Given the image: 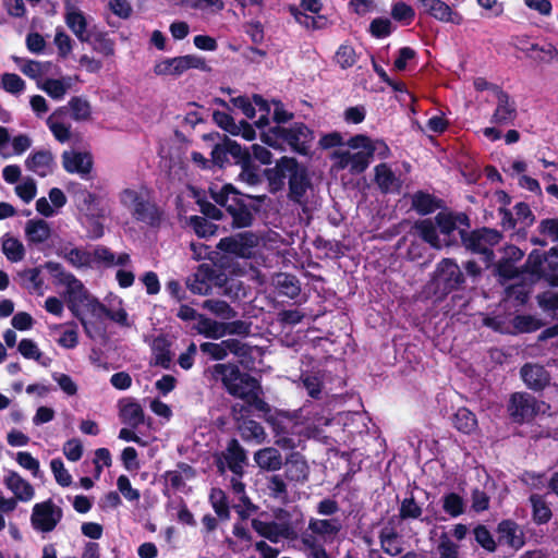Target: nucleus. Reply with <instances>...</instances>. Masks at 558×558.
<instances>
[{"instance_id": "13", "label": "nucleus", "mask_w": 558, "mask_h": 558, "mask_svg": "<svg viewBox=\"0 0 558 558\" xmlns=\"http://www.w3.org/2000/svg\"><path fill=\"white\" fill-rule=\"evenodd\" d=\"M331 158L337 169H348L352 174L364 172L369 166V160L364 148H351L349 141L343 147L337 148Z\"/></svg>"}, {"instance_id": "4", "label": "nucleus", "mask_w": 558, "mask_h": 558, "mask_svg": "<svg viewBox=\"0 0 558 558\" xmlns=\"http://www.w3.org/2000/svg\"><path fill=\"white\" fill-rule=\"evenodd\" d=\"M215 279L218 286L225 287V294L239 296L241 283L235 280H231L229 283L227 279L216 278L215 270L209 264L199 265L197 270L187 278L186 286L193 293L205 295L209 293Z\"/></svg>"}, {"instance_id": "45", "label": "nucleus", "mask_w": 558, "mask_h": 558, "mask_svg": "<svg viewBox=\"0 0 558 558\" xmlns=\"http://www.w3.org/2000/svg\"><path fill=\"white\" fill-rule=\"evenodd\" d=\"M63 258L75 268L93 267V252L73 247L63 251Z\"/></svg>"}, {"instance_id": "51", "label": "nucleus", "mask_w": 558, "mask_h": 558, "mask_svg": "<svg viewBox=\"0 0 558 558\" xmlns=\"http://www.w3.org/2000/svg\"><path fill=\"white\" fill-rule=\"evenodd\" d=\"M456 428L464 434H471L477 426L475 415L466 408H460L453 416Z\"/></svg>"}, {"instance_id": "31", "label": "nucleus", "mask_w": 558, "mask_h": 558, "mask_svg": "<svg viewBox=\"0 0 558 558\" xmlns=\"http://www.w3.org/2000/svg\"><path fill=\"white\" fill-rule=\"evenodd\" d=\"M518 49L525 52L527 57L539 62H558V48L549 43L545 44H529V46H520Z\"/></svg>"}, {"instance_id": "25", "label": "nucleus", "mask_w": 558, "mask_h": 558, "mask_svg": "<svg viewBox=\"0 0 558 558\" xmlns=\"http://www.w3.org/2000/svg\"><path fill=\"white\" fill-rule=\"evenodd\" d=\"M351 148H364L367 159L371 161L373 156L386 159L390 155V149L384 141L371 140L365 135H355L349 140Z\"/></svg>"}, {"instance_id": "36", "label": "nucleus", "mask_w": 558, "mask_h": 558, "mask_svg": "<svg viewBox=\"0 0 558 558\" xmlns=\"http://www.w3.org/2000/svg\"><path fill=\"white\" fill-rule=\"evenodd\" d=\"M106 316L123 327H130L129 315L123 308V301L114 294H110L106 299Z\"/></svg>"}, {"instance_id": "28", "label": "nucleus", "mask_w": 558, "mask_h": 558, "mask_svg": "<svg viewBox=\"0 0 558 558\" xmlns=\"http://www.w3.org/2000/svg\"><path fill=\"white\" fill-rule=\"evenodd\" d=\"M25 167L35 174L45 178L52 173L53 156L49 150H37L26 158Z\"/></svg>"}, {"instance_id": "40", "label": "nucleus", "mask_w": 558, "mask_h": 558, "mask_svg": "<svg viewBox=\"0 0 558 558\" xmlns=\"http://www.w3.org/2000/svg\"><path fill=\"white\" fill-rule=\"evenodd\" d=\"M226 323H220L204 315H199L195 329L198 333L207 338L220 339L226 336Z\"/></svg>"}, {"instance_id": "57", "label": "nucleus", "mask_w": 558, "mask_h": 558, "mask_svg": "<svg viewBox=\"0 0 558 558\" xmlns=\"http://www.w3.org/2000/svg\"><path fill=\"white\" fill-rule=\"evenodd\" d=\"M15 193L24 203H31L37 194L36 181L28 177L23 179L15 186Z\"/></svg>"}, {"instance_id": "48", "label": "nucleus", "mask_w": 558, "mask_h": 558, "mask_svg": "<svg viewBox=\"0 0 558 558\" xmlns=\"http://www.w3.org/2000/svg\"><path fill=\"white\" fill-rule=\"evenodd\" d=\"M0 87L8 94L19 97L26 89L25 81L15 73H3L0 76Z\"/></svg>"}, {"instance_id": "59", "label": "nucleus", "mask_w": 558, "mask_h": 558, "mask_svg": "<svg viewBox=\"0 0 558 558\" xmlns=\"http://www.w3.org/2000/svg\"><path fill=\"white\" fill-rule=\"evenodd\" d=\"M335 60L342 69H348L355 64L357 57L353 47L344 44L338 48Z\"/></svg>"}, {"instance_id": "38", "label": "nucleus", "mask_w": 558, "mask_h": 558, "mask_svg": "<svg viewBox=\"0 0 558 558\" xmlns=\"http://www.w3.org/2000/svg\"><path fill=\"white\" fill-rule=\"evenodd\" d=\"M375 181L383 192H395L400 187V180L387 163L375 167Z\"/></svg>"}, {"instance_id": "14", "label": "nucleus", "mask_w": 558, "mask_h": 558, "mask_svg": "<svg viewBox=\"0 0 558 558\" xmlns=\"http://www.w3.org/2000/svg\"><path fill=\"white\" fill-rule=\"evenodd\" d=\"M259 244V238L252 232H241L219 241L217 247L228 254L251 258Z\"/></svg>"}, {"instance_id": "43", "label": "nucleus", "mask_w": 558, "mask_h": 558, "mask_svg": "<svg viewBox=\"0 0 558 558\" xmlns=\"http://www.w3.org/2000/svg\"><path fill=\"white\" fill-rule=\"evenodd\" d=\"M383 550L391 557L402 551L401 539L393 527L385 526L379 534Z\"/></svg>"}, {"instance_id": "12", "label": "nucleus", "mask_w": 558, "mask_h": 558, "mask_svg": "<svg viewBox=\"0 0 558 558\" xmlns=\"http://www.w3.org/2000/svg\"><path fill=\"white\" fill-rule=\"evenodd\" d=\"M119 201L136 220L147 221L153 218V207L146 199L144 187H126L122 190L119 194Z\"/></svg>"}, {"instance_id": "16", "label": "nucleus", "mask_w": 558, "mask_h": 558, "mask_svg": "<svg viewBox=\"0 0 558 558\" xmlns=\"http://www.w3.org/2000/svg\"><path fill=\"white\" fill-rule=\"evenodd\" d=\"M245 401L264 413V418L272 426V429L283 430L292 423L290 413L272 410L267 402L258 397V390H254L253 396Z\"/></svg>"}, {"instance_id": "54", "label": "nucleus", "mask_w": 558, "mask_h": 558, "mask_svg": "<svg viewBox=\"0 0 558 558\" xmlns=\"http://www.w3.org/2000/svg\"><path fill=\"white\" fill-rule=\"evenodd\" d=\"M301 542L304 546L307 558H329L324 546L314 535L303 533Z\"/></svg>"}, {"instance_id": "58", "label": "nucleus", "mask_w": 558, "mask_h": 558, "mask_svg": "<svg viewBox=\"0 0 558 558\" xmlns=\"http://www.w3.org/2000/svg\"><path fill=\"white\" fill-rule=\"evenodd\" d=\"M104 214L100 211L97 213H86L84 214L85 220L84 223L88 230V234L92 239H99L104 234V226L99 220Z\"/></svg>"}, {"instance_id": "15", "label": "nucleus", "mask_w": 558, "mask_h": 558, "mask_svg": "<svg viewBox=\"0 0 558 558\" xmlns=\"http://www.w3.org/2000/svg\"><path fill=\"white\" fill-rule=\"evenodd\" d=\"M61 159L64 170L69 173H75L82 179H87L92 172L94 161L92 154L88 151L64 150Z\"/></svg>"}, {"instance_id": "5", "label": "nucleus", "mask_w": 558, "mask_h": 558, "mask_svg": "<svg viewBox=\"0 0 558 558\" xmlns=\"http://www.w3.org/2000/svg\"><path fill=\"white\" fill-rule=\"evenodd\" d=\"M209 192L214 201L225 206L231 214L235 227L243 228L251 225L253 216L244 205L239 203V192L231 184H225L222 186L213 184L209 187Z\"/></svg>"}, {"instance_id": "26", "label": "nucleus", "mask_w": 558, "mask_h": 558, "mask_svg": "<svg viewBox=\"0 0 558 558\" xmlns=\"http://www.w3.org/2000/svg\"><path fill=\"white\" fill-rule=\"evenodd\" d=\"M121 422L132 428L138 427L145 421L142 405L132 398H123L118 403Z\"/></svg>"}, {"instance_id": "7", "label": "nucleus", "mask_w": 558, "mask_h": 558, "mask_svg": "<svg viewBox=\"0 0 558 558\" xmlns=\"http://www.w3.org/2000/svg\"><path fill=\"white\" fill-rule=\"evenodd\" d=\"M464 246L473 253L482 255L483 262L488 266L494 259L493 247L501 240V234L494 229H478L468 235L460 230Z\"/></svg>"}, {"instance_id": "63", "label": "nucleus", "mask_w": 558, "mask_h": 558, "mask_svg": "<svg viewBox=\"0 0 558 558\" xmlns=\"http://www.w3.org/2000/svg\"><path fill=\"white\" fill-rule=\"evenodd\" d=\"M239 180L250 186H255L262 182V177L258 169L251 163V160H248V162L242 163Z\"/></svg>"}, {"instance_id": "9", "label": "nucleus", "mask_w": 558, "mask_h": 558, "mask_svg": "<svg viewBox=\"0 0 558 558\" xmlns=\"http://www.w3.org/2000/svg\"><path fill=\"white\" fill-rule=\"evenodd\" d=\"M63 518V510L52 499L37 502L33 506L31 524L40 533L52 532Z\"/></svg>"}, {"instance_id": "10", "label": "nucleus", "mask_w": 558, "mask_h": 558, "mask_svg": "<svg viewBox=\"0 0 558 558\" xmlns=\"http://www.w3.org/2000/svg\"><path fill=\"white\" fill-rule=\"evenodd\" d=\"M549 408L546 402L537 401L531 395L517 392L511 396L508 411L514 421L523 422L537 414H546Z\"/></svg>"}, {"instance_id": "17", "label": "nucleus", "mask_w": 558, "mask_h": 558, "mask_svg": "<svg viewBox=\"0 0 558 558\" xmlns=\"http://www.w3.org/2000/svg\"><path fill=\"white\" fill-rule=\"evenodd\" d=\"M245 401L264 413V418L272 426V429L283 430L292 423L290 413L272 410L267 402L258 397V390H254L253 396Z\"/></svg>"}, {"instance_id": "30", "label": "nucleus", "mask_w": 558, "mask_h": 558, "mask_svg": "<svg viewBox=\"0 0 558 558\" xmlns=\"http://www.w3.org/2000/svg\"><path fill=\"white\" fill-rule=\"evenodd\" d=\"M521 376L526 386L533 390L545 388L550 380L548 372L536 364H525L521 368Z\"/></svg>"}, {"instance_id": "47", "label": "nucleus", "mask_w": 558, "mask_h": 558, "mask_svg": "<svg viewBox=\"0 0 558 558\" xmlns=\"http://www.w3.org/2000/svg\"><path fill=\"white\" fill-rule=\"evenodd\" d=\"M228 468L238 476H240L243 472V464L245 461V453L243 449L239 446V444L233 440L225 456Z\"/></svg>"}, {"instance_id": "29", "label": "nucleus", "mask_w": 558, "mask_h": 558, "mask_svg": "<svg viewBox=\"0 0 558 558\" xmlns=\"http://www.w3.org/2000/svg\"><path fill=\"white\" fill-rule=\"evenodd\" d=\"M341 524L336 519H311L305 533L314 535L318 541L332 539L340 531Z\"/></svg>"}, {"instance_id": "6", "label": "nucleus", "mask_w": 558, "mask_h": 558, "mask_svg": "<svg viewBox=\"0 0 558 558\" xmlns=\"http://www.w3.org/2000/svg\"><path fill=\"white\" fill-rule=\"evenodd\" d=\"M45 267L52 276L58 279L59 283L66 288V296L70 310L72 312L80 311L81 304L89 295L82 281H80L71 272L65 271L63 267L58 263L48 262L46 263Z\"/></svg>"}, {"instance_id": "64", "label": "nucleus", "mask_w": 558, "mask_h": 558, "mask_svg": "<svg viewBox=\"0 0 558 558\" xmlns=\"http://www.w3.org/2000/svg\"><path fill=\"white\" fill-rule=\"evenodd\" d=\"M513 326L520 332H532L542 327V323L534 316L519 315L513 319Z\"/></svg>"}, {"instance_id": "55", "label": "nucleus", "mask_w": 558, "mask_h": 558, "mask_svg": "<svg viewBox=\"0 0 558 558\" xmlns=\"http://www.w3.org/2000/svg\"><path fill=\"white\" fill-rule=\"evenodd\" d=\"M81 310L85 315H89L90 319L96 322L102 320L106 316V305L90 294L81 304Z\"/></svg>"}, {"instance_id": "19", "label": "nucleus", "mask_w": 558, "mask_h": 558, "mask_svg": "<svg viewBox=\"0 0 558 558\" xmlns=\"http://www.w3.org/2000/svg\"><path fill=\"white\" fill-rule=\"evenodd\" d=\"M281 135L284 142L295 151L306 154L313 140L311 130L303 123H295L290 128H282Z\"/></svg>"}, {"instance_id": "49", "label": "nucleus", "mask_w": 558, "mask_h": 558, "mask_svg": "<svg viewBox=\"0 0 558 558\" xmlns=\"http://www.w3.org/2000/svg\"><path fill=\"white\" fill-rule=\"evenodd\" d=\"M538 231L545 239H532L534 244L545 246L547 245L548 241L558 242V218L542 220L538 226Z\"/></svg>"}, {"instance_id": "37", "label": "nucleus", "mask_w": 558, "mask_h": 558, "mask_svg": "<svg viewBox=\"0 0 558 558\" xmlns=\"http://www.w3.org/2000/svg\"><path fill=\"white\" fill-rule=\"evenodd\" d=\"M254 461L263 470L277 471L282 465V456L276 448L267 447L254 453Z\"/></svg>"}, {"instance_id": "21", "label": "nucleus", "mask_w": 558, "mask_h": 558, "mask_svg": "<svg viewBox=\"0 0 558 558\" xmlns=\"http://www.w3.org/2000/svg\"><path fill=\"white\" fill-rule=\"evenodd\" d=\"M435 280L438 284H442L444 289L451 290L462 283L463 275L457 263L452 259H444L437 265Z\"/></svg>"}, {"instance_id": "20", "label": "nucleus", "mask_w": 558, "mask_h": 558, "mask_svg": "<svg viewBox=\"0 0 558 558\" xmlns=\"http://www.w3.org/2000/svg\"><path fill=\"white\" fill-rule=\"evenodd\" d=\"M417 9L423 13L433 16L440 22L460 24L462 16L454 13L448 4L441 0H417Z\"/></svg>"}, {"instance_id": "62", "label": "nucleus", "mask_w": 558, "mask_h": 558, "mask_svg": "<svg viewBox=\"0 0 558 558\" xmlns=\"http://www.w3.org/2000/svg\"><path fill=\"white\" fill-rule=\"evenodd\" d=\"M412 206L422 215L432 213L436 207L434 198L430 195L421 192L413 195Z\"/></svg>"}, {"instance_id": "33", "label": "nucleus", "mask_w": 558, "mask_h": 558, "mask_svg": "<svg viewBox=\"0 0 558 558\" xmlns=\"http://www.w3.org/2000/svg\"><path fill=\"white\" fill-rule=\"evenodd\" d=\"M65 107L53 111L46 123L54 138L60 143H65L71 138V125L64 122Z\"/></svg>"}, {"instance_id": "56", "label": "nucleus", "mask_w": 558, "mask_h": 558, "mask_svg": "<svg viewBox=\"0 0 558 558\" xmlns=\"http://www.w3.org/2000/svg\"><path fill=\"white\" fill-rule=\"evenodd\" d=\"M464 500L456 493H450L442 498V509L451 517H458L464 512Z\"/></svg>"}, {"instance_id": "53", "label": "nucleus", "mask_w": 558, "mask_h": 558, "mask_svg": "<svg viewBox=\"0 0 558 558\" xmlns=\"http://www.w3.org/2000/svg\"><path fill=\"white\" fill-rule=\"evenodd\" d=\"M203 307L226 320L233 319L236 316V312L227 302L221 300H206L203 303Z\"/></svg>"}, {"instance_id": "35", "label": "nucleus", "mask_w": 558, "mask_h": 558, "mask_svg": "<svg viewBox=\"0 0 558 558\" xmlns=\"http://www.w3.org/2000/svg\"><path fill=\"white\" fill-rule=\"evenodd\" d=\"M96 263L102 264L106 267H126L131 263V257L128 253H120L116 255L105 246H97L93 251V266Z\"/></svg>"}, {"instance_id": "50", "label": "nucleus", "mask_w": 558, "mask_h": 558, "mask_svg": "<svg viewBox=\"0 0 558 558\" xmlns=\"http://www.w3.org/2000/svg\"><path fill=\"white\" fill-rule=\"evenodd\" d=\"M71 118L74 121H87L92 117V106L89 101L83 97H73L68 102Z\"/></svg>"}, {"instance_id": "32", "label": "nucleus", "mask_w": 558, "mask_h": 558, "mask_svg": "<svg viewBox=\"0 0 558 558\" xmlns=\"http://www.w3.org/2000/svg\"><path fill=\"white\" fill-rule=\"evenodd\" d=\"M73 78L71 76H62L60 78H47L38 82L37 86L44 90L50 98L62 100L66 93L71 89Z\"/></svg>"}, {"instance_id": "1", "label": "nucleus", "mask_w": 558, "mask_h": 558, "mask_svg": "<svg viewBox=\"0 0 558 558\" xmlns=\"http://www.w3.org/2000/svg\"><path fill=\"white\" fill-rule=\"evenodd\" d=\"M461 226L468 227L469 219L464 214L440 211L432 219L417 221L414 226L418 235L430 246L441 248L450 245L454 240V231Z\"/></svg>"}, {"instance_id": "61", "label": "nucleus", "mask_w": 558, "mask_h": 558, "mask_svg": "<svg viewBox=\"0 0 558 558\" xmlns=\"http://www.w3.org/2000/svg\"><path fill=\"white\" fill-rule=\"evenodd\" d=\"M51 472L57 483L63 487H68L72 483V476L65 469L61 459H52L50 462Z\"/></svg>"}, {"instance_id": "24", "label": "nucleus", "mask_w": 558, "mask_h": 558, "mask_svg": "<svg viewBox=\"0 0 558 558\" xmlns=\"http://www.w3.org/2000/svg\"><path fill=\"white\" fill-rule=\"evenodd\" d=\"M498 541L513 550H519L525 544L523 529L512 521H502L498 525Z\"/></svg>"}, {"instance_id": "23", "label": "nucleus", "mask_w": 558, "mask_h": 558, "mask_svg": "<svg viewBox=\"0 0 558 558\" xmlns=\"http://www.w3.org/2000/svg\"><path fill=\"white\" fill-rule=\"evenodd\" d=\"M3 484L21 502H28L35 497L33 485L15 471L7 473Z\"/></svg>"}, {"instance_id": "39", "label": "nucleus", "mask_w": 558, "mask_h": 558, "mask_svg": "<svg viewBox=\"0 0 558 558\" xmlns=\"http://www.w3.org/2000/svg\"><path fill=\"white\" fill-rule=\"evenodd\" d=\"M1 251L11 263H19L23 260L25 256V247L23 243L9 233H5L0 239Z\"/></svg>"}, {"instance_id": "52", "label": "nucleus", "mask_w": 558, "mask_h": 558, "mask_svg": "<svg viewBox=\"0 0 558 558\" xmlns=\"http://www.w3.org/2000/svg\"><path fill=\"white\" fill-rule=\"evenodd\" d=\"M530 501L533 508L534 521L538 524L548 522L551 518V510L544 498L537 494H532Z\"/></svg>"}, {"instance_id": "11", "label": "nucleus", "mask_w": 558, "mask_h": 558, "mask_svg": "<svg viewBox=\"0 0 558 558\" xmlns=\"http://www.w3.org/2000/svg\"><path fill=\"white\" fill-rule=\"evenodd\" d=\"M93 19L80 8V0H64V22L75 37L82 41L90 39Z\"/></svg>"}, {"instance_id": "60", "label": "nucleus", "mask_w": 558, "mask_h": 558, "mask_svg": "<svg viewBox=\"0 0 558 558\" xmlns=\"http://www.w3.org/2000/svg\"><path fill=\"white\" fill-rule=\"evenodd\" d=\"M16 462L23 469L29 471L34 477H40V464L29 452L20 451L16 453Z\"/></svg>"}, {"instance_id": "42", "label": "nucleus", "mask_w": 558, "mask_h": 558, "mask_svg": "<svg viewBox=\"0 0 558 558\" xmlns=\"http://www.w3.org/2000/svg\"><path fill=\"white\" fill-rule=\"evenodd\" d=\"M286 474L292 481H304L308 475V466L299 453H291L287 460Z\"/></svg>"}, {"instance_id": "2", "label": "nucleus", "mask_w": 558, "mask_h": 558, "mask_svg": "<svg viewBox=\"0 0 558 558\" xmlns=\"http://www.w3.org/2000/svg\"><path fill=\"white\" fill-rule=\"evenodd\" d=\"M265 174L275 187L282 186L284 179L289 178L291 197L295 202H302L310 183L305 168L294 158L282 157L274 168L267 169Z\"/></svg>"}, {"instance_id": "41", "label": "nucleus", "mask_w": 558, "mask_h": 558, "mask_svg": "<svg viewBox=\"0 0 558 558\" xmlns=\"http://www.w3.org/2000/svg\"><path fill=\"white\" fill-rule=\"evenodd\" d=\"M51 234L48 222L41 219L28 220L25 225V235L31 243H43Z\"/></svg>"}, {"instance_id": "3", "label": "nucleus", "mask_w": 558, "mask_h": 558, "mask_svg": "<svg viewBox=\"0 0 558 558\" xmlns=\"http://www.w3.org/2000/svg\"><path fill=\"white\" fill-rule=\"evenodd\" d=\"M215 380H220L227 391L244 401L253 396L254 390H259V385L253 377L242 374L231 364H216L209 369Z\"/></svg>"}, {"instance_id": "8", "label": "nucleus", "mask_w": 558, "mask_h": 558, "mask_svg": "<svg viewBox=\"0 0 558 558\" xmlns=\"http://www.w3.org/2000/svg\"><path fill=\"white\" fill-rule=\"evenodd\" d=\"M191 69L206 71L208 66L204 58L196 54H185L160 59L154 65V73L157 76L178 77Z\"/></svg>"}, {"instance_id": "34", "label": "nucleus", "mask_w": 558, "mask_h": 558, "mask_svg": "<svg viewBox=\"0 0 558 558\" xmlns=\"http://www.w3.org/2000/svg\"><path fill=\"white\" fill-rule=\"evenodd\" d=\"M534 215L530 209L529 205L524 203H518L513 207V213H504L502 223L504 226H509L511 228L520 225L522 228H526L533 225Z\"/></svg>"}, {"instance_id": "27", "label": "nucleus", "mask_w": 558, "mask_h": 558, "mask_svg": "<svg viewBox=\"0 0 558 558\" xmlns=\"http://www.w3.org/2000/svg\"><path fill=\"white\" fill-rule=\"evenodd\" d=\"M291 425L283 430L274 429L276 445L286 450L295 449L302 441V428L294 414H291Z\"/></svg>"}, {"instance_id": "44", "label": "nucleus", "mask_w": 558, "mask_h": 558, "mask_svg": "<svg viewBox=\"0 0 558 558\" xmlns=\"http://www.w3.org/2000/svg\"><path fill=\"white\" fill-rule=\"evenodd\" d=\"M13 61L20 71L33 80H39L48 71L49 63L35 60H26L20 57H13Z\"/></svg>"}, {"instance_id": "22", "label": "nucleus", "mask_w": 558, "mask_h": 558, "mask_svg": "<svg viewBox=\"0 0 558 558\" xmlns=\"http://www.w3.org/2000/svg\"><path fill=\"white\" fill-rule=\"evenodd\" d=\"M199 348L202 352L209 354L214 360H223L229 353L241 356L246 352L245 345L236 339H228L219 343L204 342Z\"/></svg>"}, {"instance_id": "18", "label": "nucleus", "mask_w": 558, "mask_h": 558, "mask_svg": "<svg viewBox=\"0 0 558 558\" xmlns=\"http://www.w3.org/2000/svg\"><path fill=\"white\" fill-rule=\"evenodd\" d=\"M496 108L490 122L498 125L512 124L518 116L515 101L502 89H496Z\"/></svg>"}, {"instance_id": "46", "label": "nucleus", "mask_w": 558, "mask_h": 558, "mask_svg": "<svg viewBox=\"0 0 558 558\" xmlns=\"http://www.w3.org/2000/svg\"><path fill=\"white\" fill-rule=\"evenodd\" d=\"M153 359L156 365L167 368L171 362L170 343L166 337L159 336L151 343Z\"/></svg>"}]
</instances>
